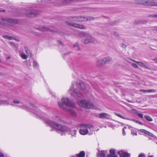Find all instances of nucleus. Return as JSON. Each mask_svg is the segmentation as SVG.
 Returning <instances> with one entry per match:
<instances>
[{"label":"nucleus","mask_w":157,"mask_h":157,"mask_svg":"<svg viewBox=\"0 0 157 157\" xmlns=\"http://www.w3.org/2000/svg\"><path fill=\"white\" fill-rule=\"evenodd\" d=\"M122 47L123 48H125L126 47V46L125 44H122Z\"/></svg>","instance_id":"nucleus-43"},{"label":"nucleus","mask_w":157,"mask_h":157,"mask_svg":"<svg viewBox=\"0 0 157 157\" xmlns=\"http://www.w3.org/2000/svg\"><path fill=\"white\" fill-rule=\"evenodd\" d=\"M104 151H101L98 155L97 157H104Z\"/></svg>","instance_id":"nucleus-33"},{"label":"nucleus","mask_w":157,"mask_h":157,"mask_svg":"<svg viewBox=\"0 0 157 157\" xmlns=\"http://www.w3.org/2000/svg\"><path fill=\"white\" fill-rule=\"evenodd\" d=\"M129 120L132 121H134V122H136V123H137V124H140V125H143V123L142 122H140L139 121H137V120H135V119H131H131H129Z\"/></svg>","instance_id":"nucleus-35"},{"label":"nucleus","mask_w":157,"mask_h":157,"mask_svg":"<svg viewBox=\"0 0 157 157\" xmlns=\"http://www.w3.org/2000/svg\"><path fill=\"white\" fill-rule=\"evenodd\" d=\"M35 114L37 115L39 117H41L42 118H43L44 117H45V116L44 114H43L40 112H38L37 111V112H36L34 113Z\"/></svg>","instance_id":"nucleus-27"},{"label":"nucleus","mask_w":157,"mask_h":157,"mask_svg":"<svg viewBox=\"0 0 157 157\" xmlns=\"http://www.w3.org/2000/svg\"><path fill=\"white\" fill-rule=\"evenodd\" d=\"M25 52L27 54L26 55H28V56L29 55V51L28 50H26Z\"/></svg>","instance_id":"nucleus-44"},{"label":"nucleus","mask_w":157,"mask_h":157,"mask_svg":"<svg viewBox=\"0 0 157 157\" xmlns=\"http://www.w3.org/2000/svg\"><path fill=\"white\" fill-rule=\"evenodd\" d=\"M53 119L54 120L58 121L59 122H61L62 121V120L61 119V118L60 117H59L57 116L55 117L54 118H53Z\"/></svg>","instance_id":"nucleus-32"},{"label":"nucleus","mask_w":157,"mask_h":157,"mask_svg":"<svg viewBox=\"0 0 157 157\" xmlns=\"http://www.w3.org/2000/svg\"><path fill=\"white\" fill-rule=\"evenodd\" d=\"M148 6H157V1L156 0H149Z\"/></svg>","instance_id":"nucleus-17"},{"label":"nucleus","mask_w":157,"mask_h":157,"mask_svg":"<svg viewBox=\"0 0 157 157\" xmlns=\"http://www.w3.org/2000/svg\"><path fill=\"white\" fill-rule=\"evenodd\" d=\"M16 21L14 19L10 18L2 19L0 22V25H5L6 24L10 25L13 23H15Z\"/></svg>","instance_id":"nucleus-6"},{"label":"nucleus","mask_w":157,"mask_h":157,"mask_svg":"<svg viewBox=\"0 0 157 157\" xmlns=\"http://www.w3.org/2000/svg\"><path fill=\"white\" fill-rule=\"evenodd\" d=\"M20 56L23 59H26L28 57V55L25 54L23 53H22L20 54Z\"/></svg>","instance_id":"nucleus-31"},{"label":"nucleus","mask_w":157,"mask_h":157,"mask_svg":"<svg viewBox=\"0 0 157 157\" xmlns=\"http://www.w3.org/2000/svg\"><path fill=\"white\" fill-rule=\"evenodd\" d=\"M132 65L134 68H137L138 67V65L136 63H132Z\"/></svg>","instance_id":"nucleus-39"},{"label":"nucleus","mask_w":157,"mask_h":157,"mask_svg":"<svg viewBox=\"0 0 157 157\" xmlns=\"http://www.w3.org/2000/svg\"><path fill=\"white\" fill-rule=\"evenodd\" d=\"M133 111H134V113L138 115L140 117L142 118H143V115L142 114L139 113L138 111L136 110H133Z\"/></svg>","instance_id":"nucleus-30"},{"label":"nucleus","mask_w":157,"mask_h":157,"mask_svg":"<svg viewBox=\"0 0 157 157\" xmlns=\"http://www.w3.org/2000/svg\"><path fill=\"white\" fill-rule=\"evenodd\" d=\"M4 11H5V10H2V12H4Z\"/></svg>","instance_id":"nucleus-49"},{"label":"nucleus","mask_w":157,"mask_h":157,"mask_svg":"<svg viewBox=\"0 0 157 157\" xmlns=\"http://www.w3.org/2000/svg\"><path fill=\"white\" fill-rule=\"evenodd\" d=\"M69 93L72 96L76 98L81 97L82 94L79 91L76 90L74 88L73 85L72 84L68 90Z\"/></svg>","instance_id":"nucleus-5"},{"label":"nucleus","mask_w":157,"mask_h":157,"mask_svg":"<svg viewBox=\"0 0 157 157\" xmlns=\"http://www.w3.org/2000/svg\"><path fill=\"white\" fill-rule=\"evenodd\" d=\"M152 60L155 61V63H157V58H155L152 59Z\"/></svg>","instance_id":"nucleus-42"},{"label":"nucleus","mask_w":157,"mask_h":157,"mask_svg":"<svg viewBox=\"0 0 157 157\" xmlns=\"http://www.w3.org/2000/svg\"><path fill=\"white\" fill-rule=\"evenodd\" d=\"M138 157H145V156L142 154H140Z\"/></svg>","instance_id":"nucleus-46"},{"label":"nucleus","mask_w":157,"mask_h":157,"mask_svg":"<svg viewBox=\"0 0 157 157\" xmlns=\"http://www.w3.org/2000/svg\"><path fill=\"white\" fill-rule=\"evenodd\" d=\"M74 47L76 50H79V48L77 44H76L74 46Z\"/></svg>","instance_id":"nucleus-38"},{"label":"nucleus","mask_w":157,"mask_h":157,"mask_svg":"<svg viewBox=\"0 0 157 157\" xmlns=\"http://www.w3.org/2000/svg\"><path fill=\"white\" fill-rule=\"evenodd\" d=\"M85 155V152L83 151H82L79 154L76 155L78 157H84Z\"/></svg>","instance_id":"nucleus-28"},{"label":"nucleus","mask_w":157,"mask_h":157,"mask_svg":"<svg viewBox=\"0 0 157 157\" xmlns=\"http://www.w3.org/2000/svg\"><path fill=\"white\" fill-rule=\"evenodd\" d=\"M86 157H89L88 155H87Z\"/></svg>","instance_id":"nucleus-52"},{"label":"nucleus","mask_w":157,"mask_h":157,"mask_svg":"<svg viewBox=\"0 0 157 157\" xmlns=\"http://www.w3.org/2000/svg\"><path fill=\"white\" fill-rule=\"evenodd\" d=\"M87 128L88 131L87 134L90 135L94 132L95 129L93 125L90 124H87Z\"/></svg>","instance_id":"nucleus-12"},{"label":"nucleus","mask_w":157,"mask_h":157,"mask_svg":"<svg viewBox=\"0 0 157 157\" xmlns=\"http://www.w3.org/2000/svg\"><path fill=\"white\" fill-rule=\"evenodd\" d=\"M59 43H60V44L61 43V42H60V41H59Z\"/></svg>","instance_id":"nucleus-51"},{"label":"nucleus","mask_w":157,"mask_h":157,"mask_svg":"<svg viewBox=\"0 0 157 157\" xmlns=\"http://www.w3.org/2000/svg\"><path fill=\"white\" fill-rule=\"evenodd\" d=\"M80 34L85 38L84 41L85 44L93 43L96 41V39L87 33L82 32L80 33Z\"/></svg>","instance_id":"nucleus-3"},{"label":"nucleus","mask_w":157,"mask_h":157,"mask_svg":"<svg viewBox=\"0 0 157 157\" xmlns=\"http://www.w3.org/2000/svg\"><path fill=\"white\" fill-rule=\"evenodd\" d=\"M99 117L101 119H109L110 117V116L109 114L105 113H100Z\"/></svg>","instance_id":"nucleus-13"},{"label":"nucleus","mask_w":157,"mask_h":157,"mask_svg":"<svg viewBox=\"0 0 157 157\" xmlns=\"http://www.w3.org/2000/svg\"><path fill=\"white\" fill-rule=\"evenodd\" d=\"M140 91L141 92L145 93H155L156 92V90L154 89H151L148 90H140Z\"/></svg>","instance_id":"nucleus-21"},{"label":"nucleus","mask_w":157,"mask_h":157,"mask_svg":"<svg viewBox=\"0 0 157 157\" xmlns=\"http://www.w3.org/2000/svg\"><path fill=\"white\" fill-rule=\"evenodd\" d=\"M10 58V56H8L7 57V59H9Z\"/></svg>","instance_id":"nucleus-48"},{"label":"nucleus","mask_w":157,"mask_h":157,"mask_svg":"<svg viewBox=\"0 0 157 157\" xmlns=\"http://www.w3.org/2000/svg\"><path fill=\"white\" fill-rule=\"evenodd\" d=\"M0 11L1 12H2V11H1V10H0Z\"/></svg>","instance_id":"nucleus-53"},{"label":"nucleus","mask_w":157,"mask_h":157,"mask_svg":"<svg viewBox=\"0 0 157 157\" xmlns=\"http://www.w3.org/2000/svg\"><path fill=\"white\" fill-rule=\"evenodd\" d=\"M96 65L99 67H101L105 65L103 61L102 58H100L97 59L96 62Z\"/></svg>","instance_id":"nucleus-15"},{"label":"nucleus","mask_w":157,"mask_h":157,"mask_svg":"<svg viewBox=\"0 0 157 157\" xmlns=\"http://www.w3.org/2000/svg\"><path fill=\"white\" fill-rule=\"evenodd\" d=\"M130 128H131L132 133L133 135L135 136L137 135V132L136 129L135 128H133L131 126L129 127Z\"/></svg>","instance_id":"nucleus-25"},{"label":"nucleus","mask_w":157,"mask_h":157,"mask_svg":"<svg viewBox=\"0 0 157 157\" xmlns=\"http://www.w3.org/2000/svg\"><path fill=\"white\" fill-rule=\"evenodd\" d=\"M33 66L34 68H37L38 67V65L36 61H33Z\"/></svg>","instance_id":"nucleus-37"},{"label":"nucleus","mask_w":157,"mask_h":157,"mask_svg":"<svg viewBox=\"0 0 157 157\" xmlns=\"http://www.w3.org/2000/svg\"><path fill=\"white\" fill-rule=\"evenodd\" d=\"M126 127H124L123 128V135H125V133L124 131V129H126Z\"/></svg>","instance_id":"nucleus-41"},{"label":"nucleus","mask_w":157,"mask_h":157,"mask_svg":"<svg viewBox=\"0 0 157 157\" xmlns=\"http://www.w3.org/2000/svg\"><path fill=\"white\" fill-rule=\"evenodd\" d=\"M114 114L116 116H117L121 118H122V119H126V120H129V118H126L125 117H124V116H123L121 114H120L118 113H115Z\"/></svg>","instance_id":"nucleus-26"},{"label":"nucleus","mask_w":157,"mask_h":157,"mask_svg":"<svg viewBox=\"0 0 157 157\" xmlns=\"http://www.w3.org/2000/svg\"><path fill=\"white\" fill-rule=\"evenodd\" d=\"M9 104L8 101L6 100H0V105H7Z\"/></svg>","instance_id":"nucleus-24"},{"label":"nucleus","mask_w":157,"mask_h":157,"mask_svg":"<svg viewBox=\"0 0 157 157\" xmlns=\"http://www.w3.org/2000/svg\"><path fill=\"white\" fill-rule=\"evenodd\" d=\"M156 144H157V142L156 143Z\"/></svg>","instance_id":"nucleus-54"},{"label":"nucleus","mask_w":157,"mask_h":157,"mask_svg":"<svg viewBox=\"0 0 157 157\" xmlns=\"http://www.w3.org/2000/svg\"><path fill=\"white\" fill-rule=\"evenodd\" d=\"M94 19V18L92 17H87L85 16H82L78 17L77 21H90L93 20Z\"/></svg>","instance_id":"nucleus-9"},{"label":"nucleus","mask_w":157,"mask_h":157,"mask_svg":"<svg viewBox=\"0 0 157 157\" xmlns=\"http://www.w3.org/2000/svg\"><path fill=\"white\" fill-rule=\"evenodd\" d=\"M77 86L78 88L83 90H85L86 89L85 85L82 83H79V84H77Z\"/></svg>","instance_id":"nucleus-20"},{"label":"nucleus","mask_w":157,"mask_h":157,"mask_svg":"<svg viewBox=\"0 0 157 157\" xmlns=\"http://www.w3.org/2000/svg\"><path fill=\"white\" fill-rule=\"evenodd\" d=\"M87 124H83L81 126L79 131L80 133L82 135H85L87 134L88 131L87 128Z\"/></svg>","instance_id":"nucleus-8"},{"label":"nucleus","mask_w":157,"mask_h":157,"mask_svg":"<svg viewBox=\"0 0 157 157\" xmlns=\"http://www.w3.org/2000/svg\"><path fill=\"white\" fill-rule=\"evenodd\" d=\"M149 0H135V3L142 5L148 6Z\"/></svg>","instance_id":"nucleus-11"},{"label":"nucleus","mask_w":157,"mask_h":157,"mask_svg":"<svg viewBox=\"0 0 157 157\" xmlns=\"http://www.w3.org/2000/svg\"><path fill=\"white\" fill-rule=\"evenodd\" d=\"M13 103L17 104V106L22 109H27L26 105L25 104L23 103L21 101H20L17 100H14L13 101Z\"/></svg>","instance_id":"nucleus-10"},{"label":"nucleus","mask_w":157,"mask_h":157,"mask_svg":"<svg viewBox=\"0 0 157 157\" xmlns=\"http://www.w3.org/2000/svg\"><path fill=\"white\" fill-rule=\"evenodd\" d=\"M0 157H4L3 155L1 153H0Z\"/></svg>","instance_id":"nucleus-47"},{"label":"nucleus","mask_w":157,"mask_h":157,"mask_svg":"<svg viewBox=\"0 0 157 157\" xmlns=\"http://www.w3.org/2000/svg\"><path fill=\"white\" fill-rule=\"evenodd\" d=\"M131 60L133 61L134 62L136 63H137L138 64L139 66L145 68L146 69H149V68L148 67L146 66L142 62L136 61L132 59H131Z\"/></svg>","instance_id":"nucleus-14"},{"label":"nucleus","mask_w":157,"mask_h":157,"mask_svg":"<svg viewBox=\"0 0 157 157\" xmlns=\"http://www.w3.org/2000/svg\"><path fill=\"white\" fill-rule=\"evenodd\" d=\"M44 119L45 122L49 125L54 129L57 132H60L61 136L65 135L66 133H67L72 137H76L77 131L75 129L70 128L66 126L53 122L46 118Z\"/></svg>","instance_id":"nucleus-1"},{"label":"nucleus","mask_w":157,"mask_h":157,"mask_svg":"<svg viewBox=\"0 0 157 157\" xmlns=\"http://www.w3.org/2000/svg\"><path fill=\"white\" fill-rule=\"evenodd\" d=\"M58 105L61 109L65 111H68L73 116H76V113L73 110L65 108L64 106V105L67 107L70 108L75 107V104L72 103L68 98L67 97L62 98L61 101L58 102Z\"/></svg>","instance_id":"nucleus-2"},{"label":"nucleus","mask_w":157,"mask_h":157,"mask_svg":"<svg viewBox=\"0 0 157 157\" xmlns=\"http://www.w3.org/2000/svg\"><path fill=\"white\" fill-rule=\"evenodd\" d=\"M77 104L79 106L85 109H92L94 107V105L91 102L85 99L78 101Z\"/></svg>","instance_id":"nucleus-4"},{"label":"nucleus","mask_w":157,"mask_h":157,"mask_svg":"<svg viewBox=\"0 0 157 157\" xmlns=\"http://www.w3.org/2000/svg\"><path fill=\"white\" fill-rule=\"evenodd\" d=\"M118 154L121 157H129L130 155L127 153L123 152L122 151H120L118 152Z\"/></svg>","instance_id":"nucleus-18"},{"label":"nucleus","mask_w":157,"mask_h":157,"mask_svg":"<svg viewBox=\"0 0 157 157\" xmlns=\"http://www.w3.org/2000/svg\"><path fill=\"white\" fill-rule=\"evenodd\" d=\"M102 59L105 64H106L108 62L112 61V58L109 57H105Z\"/></svg>","instance_id":"nucleus-19"},{"label":"nucleus","mask_w":157,"mask_h":157,"mask_svg":"<svg viewBox=\"0 0 157 157\" xmlns=\"http://www.w3.org/2000/svg\"><path fill=\"white\" fill-rule=\"evenodd\" d=\"M140 131L143 133H144L148 135L149 136H153L154 135L152 134L150 132L143 129H141Z\"/></svg>","instance_id":"nucleus-23"},{"label":"nucleus","mask_w":157,"mask_h":157,"mask_svg":"<svg viewBox=\"0 0 157 157\" xmlns=\"http://www.w3.org/2000/svg\"><path fill=\"white\" fill-rule=\"evenodd\" d=\"M3 37L6 39L9 40H11L13 39V37L12 36H9L7 35H3Z\"/></svg>","instance_id":"nucleus-36"},{"label":"nucleus","mask_w":157,"mask_h":157,"mask_svg":"<svg viewBox=\"0 0 157 157\" xmlns=\"http://www.w3.org/2000/svg\"><path fill=\"white\" fill-rule=\"evenodd\" d=\"M4 97V96L2 94H0V98H3Z\"/></svg>","instance_id":"nucleus-45"},{"label":"nucleus","mask_w":157,"mask_h":157,"mask_svg":"<svg viewBox=\"0 0 157 157\" xmlns=\"http://www.w3.org/2000/svg\"><path fill=\"white\" fill-rule=\"evenodd\" d=\"M109 152L111 154L109 155L108 157H117L114 155L115 153V150L112 149L110 150Z\"/></svg>","instance_id":"nucleus-22"},{"label":"nucleus","mask_w":157,"mask_h":157,"mask_svg":"<svg viewBox=\"0 0 157 157\" xmlns=\"http://www.w3.org/2000/svg\"><path fill=\"white\" fill-rule=\"evenodd\" d=\"M148 157H153L152 156H149Z\"/></svg>","instance_id":"nucleus-50"},{"label":"nucleus","mask_w":157,"mask_h":157,"mask_svg":"<svg viewBox=\"0 0 157 157\" xmlns=\"http://www.w3.org/2000/svg\"><path fill=\"white\" fill-rule=\"evenodd\" d=\"M150 17H157V15L153 14L152 15H151L149 16Z\"/></svg>","instance_id":"nucleus-40"},{"label":"nucleus","mask_w":157,"mask_h":157,"mask_svg":"<svg viewBox=\"0 0 157 157\" xmlns=\"http://www.w3.org/2000/svg\"><path fill=\"white\" fill-rule=\"evenodd\" d=\"M48 28L45 26H42L39 27V29L43 31H45Z\"/></svg>","instance_id":"nucleus-34"},{"label":"nucleus","mask_w":157,"mask_h":157,"mask_svg":"<svg viewBox=\"0 0 157 157\" xmlns=\"http://www.w3.org/2000/svg\"><path fill=\"white\" fill-rule=\"evenodd\" d=\"M145 118L149 121H152V119L149 116L146 115L144 116Z\"/></svg>","instance_id":"nucleus-29"},{"label":"nucleus","mask_w":157,"mask_h":157,"mask_svg":"<svg viewBox=\"0 0 157 157\" xmlns=\"http://www.w3.org/2000/svg\"><path fill=\"white\" fill-rule=\"evenodd\" d=\"M67 25L72 26L74 27L79 28L81 29H85L86 28L85 27L82 25L79 24L77 23L69 22H66Z\"/></svg>","instance_id":"nucleus-7"},{"label":"nucleus","mask_w":157,"mask_h":157,"mask_svg":"<svg viewBox=\"0 0 157 157\" xmlns=\"http://www.w3.org/2000/svg\"><path fill=\"white\" fill-rule=\"evenodd\" d=\"M36 14V11L33 10H28L26 13V14L29 17L34 16Z\"/></svg>","instance_id":"nucleus-16"}]
</instances>
